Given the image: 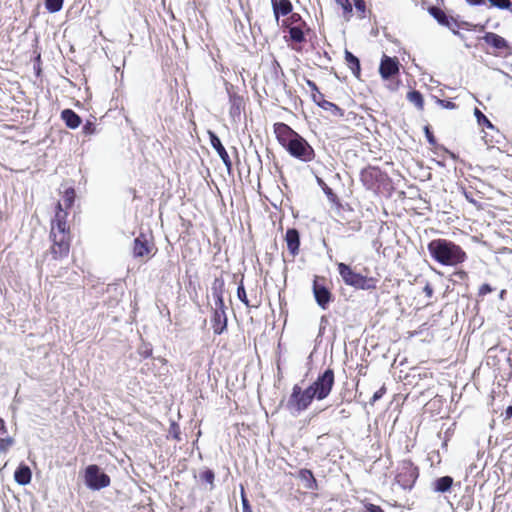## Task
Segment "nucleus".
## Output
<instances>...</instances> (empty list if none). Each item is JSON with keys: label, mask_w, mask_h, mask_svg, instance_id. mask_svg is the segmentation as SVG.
<instances>
[{"label": "nucleus", "mask_w": 512, "mask_h": 512, "mask_svg": "<svg viewBox=\"0 0 512 512\" xmlns=\"http://www.w3.org/2000/svg\"><path fill=\"white\" fill-rule=\"evenodd\" d=\"M274 133L279 144L294 158L311 162L315 158L313 147L299 133L285 123L274 124Z\"/></svg>", "instance_id": "obj_1"}, {"label": "nucleus", "mask_w": 512, "mask_h": 512, "mask_svg": "<svg viewBox=\"0 0 512 512\" xmlns=\"http://www.w3.org/2000/svg\"><path fill=\"white\" fill-rule=\"evenodd\" d=\"M427 249L432 259L444 266H456L467 258L466 252L459 245L443 238L430 241Z\"/></svg>", "instance_id": "obj_2"}, {"label": "nucleus", "mask_w": 512, "mask_h": 512, "mask_svg": "<svg viewBox=\"0 0 512 512\" xmlns=\"http://www.w3.org/2000/svg\"><path fill=\"white\" fill-rule=\"evenodd\" d=\"M337 269L343 282L348 286L361 290H373L376 288L377 280L375 278L357 273L345 263H338Z\"/></svg>", "instance_id": "obj_3"}, {"label": "nucleus", "mask_w": 512, "mask_h": 512, "mask_svg": "<svg viewBox=\"0 0 512 512\" xmlns=\"http://www.w3.org/2000/svg\"><path fill=\"white\" fill-rule=\"evenodd\" d=\"M313 399H315V397L308 387L303 390L298 384H295L286 407L292 414L298 415L310 406Z\"/></svg>", "instance_id": "obj_4"}, {"label": "nucleus", "mask_w": 512, "mask_h": 512, "mask_svg": "<svg viewBox=\"0 0 512 512\" xmlns=\"http://www.w3.org/2000/svg\"><path fill=\"white\" fill-rule=\"evenodd\" d=\"M334 385V371L331 368L326 369L317 379L308 387L312 395L317 400H323L328 397Z\"/></svg>", "instance_id": "obj_5"}, {"label": "nucleus", "mask_w": 512, "mask_h": 512, "mask_svg": "<svg viewBox=\"0 0 512 512\" xmlns=\"http://www.w3.org/2000/svg\"><path fill=\"white\" fill-rule=\"evenodd\" d=\"M84 480L85 485L94 491L108 487L111 482L110 477L95 464L86 467Z\"/></svg>", "instance_id": "obj_6"}, {"label": "nucleus", "mask_w": 512, "mask_h": 512, "mask_svg": "<svg viewBox=\"0 0 512 512\" xmlns=\"http://www.w3.org/2000/svg\"><path fill=\"white\" fill-rule=\"evenodd\" d=\"M419 476L418 468L411 461H403L396 475V482L403 489H412Z\"/></svg>", "instance_id": "obj_7"}, {"label": "nucleus", "mask_w": 512, "mask_h": 512, "mask_svg": "<svg viewBox=\"0 0 512 512\" xmlns=\"http://www.w3.org/2000/svg\"><path fill=\"white\" fill-rule=\"evenodd\" d=\"M57 210L54 219L51 222V236H69V228L66 223L67 212L63 210L62 204H57Z\"/></svg>", "instance_id": "obj_8"}, {"label": "nucleus", "mask_w": 512, "mask_h": 512, "mask_svg": "<svg viewBox=\"0 0 512 512\" xmlns=\"http://www.w3.org/2000/svg\"><path fill=\"white\" fill-rule=\"evenodd\" d=\"M50 239L52 240L50 253L53 259L58 260L67 257L70 250L69 236L54 237L50 235Z\"/></svg>", "instance_id": "obj_9"}, {"label": "nucleus", "mask_w": 512, "mask_h": 512, "mask_svg": "<svg viewBox=\"0 0 512 512\" xmlns=\"http://www.w3.org/2000/svg\"><path fill=\"white\" fill-rule=\"evenodd\" d=\"M383 174L379 168L367 167L360 173V180L363 185L369 189H375L380 181H382Z\"/></svg>", "instance_id": "obj_10"}, {"label": "nucleus", "mask_w": 512, "mask_h": 512, "mask_svg": "<svg viewBox=\"0 0 512 512\" xmlns=\"http://www.w3.org/2000/svg\"><path fill=\"white\" fill-rule=\"evenodd\" d=\"M399 67L400 63L396 57L383 55L379 66V73L383 79L388 80L399 73Z\"/></svg>", "instance_id": "obj_11"}, {"label": "nucleus", "mask_w": 512, "mask_h": 512, "mask_svg": "<svg viewBox=\"0 0 512 512\" xmlns=\"http://www.w3.org/2000/svg\"><path fill=\"white\" fill-rule=\"evenodd\" d=\"M313 294L317 304L325 310L332 300V294L325 285L319 283L318 277L313 281Z\"/></svg>", "instance_id": "obj_12"}, {"label": "nucleus", "mask_w": 512, "mask_h": 512, "mask_svg": "<svg viewBox=\"0 0 512 512\" xmlns=\"http://www.w3.org/2000/svg\"><path fill=\"white\" fill-rule=\"evenodd\" d=\"M211 321L214 334L220 335L227 329V316L224 304L223 306H215Z\"/></svg>", "instance_id": "obj_13"}, {"label": "nucleus", "mask_w": 512, "mask_h": 512, "mask_svg": "<svg viewBox=\"0 0 512 512\" xmlns=\"http://www.w3.org/2000/svg\"><path fill=\"white\" fill-rule=\"evenodd\" d=\"M209 138H210L211 146L216 150L219 157L223 161L225 167L227 168L228 172H230L232 169V162L230 160V157H229L225 147L222 145L221 140L212 131H209Z\"/></svg>", "instance_id": "obj_14"}, {"label": "nucleus", "mask_w": 512, "mask_h": 512, "mask_svg": "<svg viewBox=\"0 0 512 512\" xmlns=\"http://www.w3.org/2000/svg\"><path fill=\"white\" fill-rule=\"evenodd\" d=\"M152 248L153 245L149 243L146 236L140 234L133 242V256L135 258L147 256L151 252Z\"/></svg>", "instance_id": "obj_15"}, {"label": "nucleus", "mask_w": 512, "mask_h": 512, "mask_svg": "<svg viewBox=\"0 0 512 512\" xmlns=\"http://www.w3.org/2000/svg\"><path fill=\"white\" fill-rule=\"evenodd\" d=\"M227 93L229 96V103H230V110L229 114L230 116L235 119L236 117L240 116L241 109L243 107V98L239 95H237L233 91V87H227Z\"/></svg>", "instance_id": "obj_16"}, {"label": "nucleus", "mask_w": 512, "mask_h": 512, "mask_svg": "<svg viewBox=\"0 0 512 512\" xmlns=\"http://www.w3.org/2000/svg\"><path fill=\"white\" fill-rule=\"evenodd\" d=\"M285 240L287 243L288 251L292 256H295L299 252L300 246V235L298 230L292 228L288 229L286 232Z\"/></svg>", "instance_id": "obj_17"}, {"label": "nucleus", "mask_w": 512, "mask_h": 512, "mask_svg": "<svg viewBox=\"0 0 512 512\" xmlns=\"http://www.w3.org/2000/svg\"><path fill=\"white\" fill-rule=\"evenodd\" d=\"M482 39L490 46L497 50H504L508 49L509 45L508 42L500 35L493 33V32H487Z\"/></svg>", "instance_id": "obj_18"}, {"label": "nucleus", "mask_w": 512, "mask_h": 512, "mask_svg": "<svg viewBox=\"0 0 512 512\" xmlns=\"http://www.w3.org/2000/svg\"><path fill=\"white\" fill-rule=\"evenodd\" d=\"M224 280L221 277L215 278L212 286H211V292L215 299V306H223L224 304Z\"/></svg>", "instance_id": "obj_19"}, {"label": "nucleus", "mask_w": 512, "mask_h": 512, "mask_svg": "<svg viewBox=\"0 0 512 512\" xmlns=\"http://www.w3.org/2000/svg\"><path fill=\"white\" fill-rule=\"evenodd\" d=\"M61 118L70 129H76L81 124L80 116L71 109H64Z\"/></svg>", "instance_id": "obj_20"}, {"label": "nucleus", "mask_w": 512, "mask_h": 512, "mask_svg": "<svg viewBox=\"0 0 512 512\" xmlns=\"http://www.w3.org/2000/svg\"><path fill=\"white\" fill-rule=\"evenodd\" d=\"M298 478L303 482V485L306 489H309V490H317L318 489L317 481H316L311 470L301 469L298 472Z\"/></svg>", "instance_id": "obj_21"}, {"label": "nucleus", "mask_w": 512, "mask_h": 512, "mask_svg": "<svg viewBox=\"0 0 512 512\" xmlns=\"http://www.w3.org/2000/svg\"><path fill=\"white\" fill-rule=\"evenodd\" d=\"M32 473L27 465H20L14 473L15 481L20 485H27L30 483Z\"/></svg>", "instance_id": "obj_22"}, {"label": "nucleus", "mask_w": 512, "mask_h": 512, "mask_svg": "<svg viewBox=\"0 0 512 512\" xmlns=\"http://www.w3.org/2000/svg\"><path fill=\"white\" fill-rule=\"evenodd\" d=\"M453 485V478L451 476H443L440 478H437L432 483L433 491L438 493H445L451 489Z\"/></svg>", "instance_id": "obj_23"}, {"label": "nucleus", "mask_w": 512, "mask_h": 512, "mask_svg": "<svg viewBox=\"0 0 512 512\" xmlns=\"http://www.w3.org/2000/svg\"><path fill=\"white\" fill-rule=\"evenodd\" d=\"M273 7V12L276 20L279 19L280 15L286 16L292 11V3L289 0H279Z\"/></svg>", "instance_id": "obj_24"}, {"label": "nucleus", "mask_w": 512, "mask_h": 512, "mask_svg": "<svg viewBox=\"0 0 512 512\" xmlns=\"http://www.w3.org/2000/svg\"><path fill=\"white\" fill-rule=\"evenodd\" d=\"M345 60H346L347 66L351 69L354 76L359 78L360 72H361L359 59L354 54H352L350 51L345 50Z\"/></svg>", "instance_id": "obj_25"}, {"label": "nucleus", "mask_w": 512, "mask_h": 512, "mask_svg": "<svg viewBox=\"0 0 512 512\" xmlns=\"http://www.w3.org/2000/svg\"><path fill=\"white\" fill-rule=\"evenodd\" d=\"M319 107L323 110L329 112L331 115L335 117H343L344 116V110L341 109L338 105L327 101V100H321L319 103Z\"/></svg>", "instance_id": "obj_26"}, {"label": "nucleus", "mask_w": 512, "mask_h": 512, "mask_svg": "<svg viewBox=\"0 0 512 512\" xmlns=\"http://www.w3.org/2000/svg\"><path fill=\"white\" fill-rule=\"evenodd\" d=\"M429 13L437 20V22L443 26L449 25V19L446 13L435 6L429 8Z\"/></svg>", "instance_id": "obj_27"}, {"label": "nucleus", "mask_w": 512, "mask_h": 512, "mask_svg": "<svg viewBox=\"0 0 512 512\" xmlns=\"http://www.w3.org/2000/svg\"><path fill=\"white\" fill-rule=\"evenodd\" d=\"M407 99L409 102H411L413 105H415L418 109L422 110L424 107V99L422 94L417 91L413 90L407 93Z\"/></svg>", "instance_id": "obj_28"}, {"label": "nucleus", "mask_w": 512, "mask_h": 512, "mask_svg": "<svg viewBox=\"0 0 512 512\" xmlns=\"http://www.w3.org/2000/svg\"><path fill=\"white\" fill-rule=\"evenodd\" d=\"M318 185L322 188L323 192L326 194L329 201L333 203L338 202L337 195L333 192V190L323 181L322 178L316 177Z\"/></svg>", "instance_id": "obj_29"}, {"label": "nucleus", "mask_w": 512, "mask_h": 512, "mask_svg": "<svg viewBox=\"0 0 512 512\" xmlns=\"http://www.w3.org/2000/svg\"><path fill=\"white\" fill-rule=\"evenodd\" d=\"M289 36H290V39L293 42H296V43H302V42L305 41L304 32L298 26H294V27H290L289 28Z\"/></svg>", "instance_id": "obj_30"}, {"label": "nucleus", "mask_w": 512, "mask_h": 512, "mask_svg": "<svg viewBox=\"0 0 512 512\" xmlns=\"http://www.w3.org/2000/svg\"><path fill=\"white\" fill-rule=\"evenodd\" d=\"M199 478L201 482H205L211 486V489L214 487V479L215 474L211 469H205L199 474Z\"/></svg>", "instance_id": "obj_31"}, {"label": "nucleus", "mask_w": 512, "mask_h": 512, "mask_svg": "<svg viewBox=\"0 0 512 512\" xmlns=\"http://www.w3.org/2000/svg\"><path fill=\"white\" fill-rule=\"evenodd\" d=\"M64 0H45V7L50 13H56L63 7Z\"/></svg>", "instance_id": "obj_32"}, {"label": "nucleus", "mask_w": 512, "mask_h": 512, "mask_svg": "<svg viewBox=\"0 0 512 512\" xmlns=\"http://www.w3.org/2000/svg\"><path fill=\"white\" fill-rule=\"evenodd\" d=\"M237 297L238 299L245 304L246 307H257V305H250L249 300L247 298L246 290L244 288L243 282L241 281L237 288Z\"/></svg>", "instance_id": "obj_33"}, {"label": "nucleus", "mask_w": 512, "mask_h": 512, "mask_svg": "<svg viewBox=\"0 0 512 512\" xmlns=\"http://www.w3.org/2000/svg\"><path fill=\"white\" fill-rule=\"evenodd\" d=\"M75 200V190L73 188H67L63 195V202L66 208H70Z\"/></svg>", "instance_id": "obj_34"}, {"label": "nucleus", "mask_w": 512, "mask_h": 512, "mask_svg": "<svg viewBox=\"0 0 512 512\" xmlns=\"http://www.w3.org/2000/svg\"><path fill=\"white\" fill-rule=\"evenodd\" d=\"M474 114H475V117L477 118V122L479 125H484L491 129L494 128V126L490 122V120L478 108H475Z\"/></svg>", "instance_id": "obj_35"}, {"label": "nucleus", "mask_w": 512, "mask_h": 512, "mask_svg": "<svg viewBox=\"0 0 512 512\" xmlns=\"http://www.w3.org/2000/svg\"><path fill=\"white\" fill-rule=\"evenodd\" d=\"M336 4L343 9V16L349 17L352 13V5L349 0H335Z\"/></svg>", "instance_id": "obj_36"}, {"label": "nucleus", "mask_w": 512, "mask_h": 512, "mask_svg": "<svg viewBox=\"0 0 512 512\" xmlns=\"http://www.w3.org/2000/svg\"><path fill=\"white\" fill-rule=\"evenodd\" d=\"M491 6L497 7L499 9H510L511 1L510 0H488Z\"/></svg>", "instance_id": "obj_37"}, {"label": "nucleus", "mask_w": 512, "mask_h": 512, "mask_svg": "<svg viewBox=\"0 0 512 512\" xmlns=\"http://www.w3.org/2000/svg\"><path fill=\"white\" fill-rule=\"evenodd\" d=\"M241 503H242V512H252L251 506L249 504L248 499L245 496L244 489H241Z\"/></svg>", "instance_id": "obj_38"}, {"label": "nucleus", "mask_w": 512, "mask_h": 512, "mask_svg": "<svg viewBox=\"0 0 512 512\" xmlns=\"http://www.w3.org/2000/svg\"><path fill=\"white\" fill-rule=\"evenodd\" d=\"M282 72L280 64L274 60L271 64V73L275 80H278L279 74Z\"/></svg>", "instance_id": "obj_39"}, {"label": "nucleus", "mask_w": 512, "mask_h": 512, "mask_svg": "<svg viewBox=\"0 0 512 512\" xmlns=\"http://www.w3.org/2000/svg\"><path fill=\"white\" fill-rule=\"evenodd\" d=\"M169 433L177 440H180V428L176 423H172Z\"/></svg>", "instance_id": "obj_40"}, {"label": "nucleus", "mask_w": 512, "mask_h": 512, "mask_svg": "<svg viewBox=\"0 0 512 512\" xmlns=\"http://www.w3.org/2000/svg\"><path fill=\"white\" fill-rule=\"evenodd\" d=\"M424 131H425V136H426L427 141H428L431 145L436 144V139H435V137H434L433 133L430 131V129H429V127H428V126H425Z\"/></svg>", "instance_id": "obj_41"}, {"label": "nucleus", "mask_w": 512, "mask_h": 512, "mask_svg": "<svg viewBox=\"0 0 512 512\" xmlns=\"http://www.w3.org/2000/svg\"><path fill=\"white\" fill-rule=\"evenodd\" d=\"M492 291H493V288L489 284L484 283L479 288V295L485 296Z\"/></svg>", "instance_id": "obj_42"}, {"label": "nucleus", "mask_w": 512, "mask_h": 512, "mask_svg": "<svg viewBox=\"0 0 512 512\" xmlns=\"http://www.w3.org/2000/svg\"><path fill=\"white\" fill-rule=\"evenodd\" d=\"M438 103L445 109H455L456 108V104L452 101H448V100H441L439 99L438 100Z\"/></svg>", "instance_id": "obj_43"}, {"label": "nucleus", "mask_w": 512, "mask_h": 512, "mask_svg": "<svg viewBox=\"0 0 512 512\" xmlns=\"http://www.w3.org/2000/svg\"><path fill=\"white\" fill-rule=\"evenodd\" d=\"M365 509L367 512H384L380 506L371 503L365 504Z\"/></svg>", "instance_id": "obj_44"}, {"label": "nucleus", "mask_w": 512, "mask_h": 512, "mask_svg": "<svg viewBox=\"0 0 512 512\" xmlns=\"http://www.w3.org/2000/svg\"><path fill=\"white\" fill-rule=\"evenodd\" d=\"M384 393H385V388L384 387L380 388L378 391H376L373 394L371 402L374 403V402L378 401L379 399H381L382 396L384 395Z\"/></svg>", "instance_id": "obj_45"}, {"label": "nucleus", "mask_w": 512, "mask_h": 512, "mask_svg": "<svg viewBox=\"0 0 512 512\" xmlns=\"http://www.w3.org/2000/svg\"><path fill=\"white\" fill-rule=\"evenodd\" d=\"M355 8L360 12H365L366 4L364 0H354Z\"/></svg>", "instance_id": "obj_46"}, {"label": "nucleus", "mask_w": 512, "mask_h": 512, "mask_svg": "<svg viewBox=\"0 0 512 512\" xmlns=\"http://www.w3.org/2000/svg\"><path fill=\"white\" fill-rule=\"evenodd\" d=\"M139 353L144 358H148V357H150L152 355V348H150L148 346H144L143 348H141L139 350Z\"/></svg>", "instance_id": "obj_47"}, {"label": "nucleus", "mask_w": 512, "mask_h": 512, "mask_svg": "<svg viewBox=\"0 0 512 512\" xmlns=\"http://www.w3.org/2000/svg\"><path fill=\"white\" fill-rule=\"evenodd\" d=\"M312 99L313 101L319 106V103L321 100H325L324 99V95L320 92V91H317L316 93H312Z\"/></svg>", "instance_id": "obj_48"}, {"label": "nucleus", "mask_w": 512, "mask_h": 512, "mask_svg": "<svg viewBox=\"0 0 512 512\" xmlns=\"http://www.w3.org/2000/svg\"><path fill=\"white\" fill-rule=\"evenodd\" d=\"M94 125L91 123V122H87L84 126H83V132L85 134H91L94 132Z\"/></svg>", "instance_id": "obj_49"}, {"label": "nucleus", "mask_w": 512, "mask_h": 512, "mask_svg": "<svg viewBox=\"0 0 512 512\" xmlns=\"http://www.w3.org/2000/svg\"><path fill=\"white\" fill-rule=\"evenodd\" d=\"M501 416H503V421L512 418V405L508 406L505 412L501 414Z\"/></svg>", "instance_id": "obj_50"}, {"label": "nucleus", "mask_w": 512, "mask_h": 512, "mask_svg": "<svg viewBox=\"0 0 512 512\" xmlns=\"http://www.w3.org/2000/svg\"><path fill=\"white\" fill-rule=\"evenodd\" d=\"M306 83L313 93H316L317 91H319L316 83L313 82L312 80H307Z\"/></svg>", "instance_id": "obj_51"}, {"label": "nucleus", "mask_w": 512, "mask_h": 512, "mask_svg": "<svg viewBox=\"0 0 512 512\" xmlns=\"http://www.w3.org/2000/svg\"><path fill=\"white\" fill-rule=\"evenodd\" d=\"M7 434V428L5 422L2 418H0V436Z\"/></svg>", "instance_id": "obj_52"}, {"label": "nucleus", "mask_w": 512, "mask_h": 512, "mask_svg": "<svg viewBox=\"0 0 512 512\" xmlns=\"http://www.w3.org/2000/svg\"><path fill=\"white\" fill-rule=\"evenodd\" d=\"M424 293L426 294L427 297H432L433 295V288L431 287L430 284H427L424 289H423Z\"/></svg>", "instance_id": "obj_53"}, {"label": "nucleus", "mask_w": 512, "mask_h": 512, "mask_svg": "<svg viewBox=\"0 0 512 512\" xmlns=\"http://www.w3.org/2000/svg\"><path fill=\"white\" fill-rule=\"evenodd\" d=\"M469 5H484L485 0H466Z\"/></svg>", "instance_id": "obj_54"}, {"label": "nucleus", "mask_w": 512, "mask_h": 512, "mask_svg": "<svg viewBox=\"0 0 512 512\" xmlns=\"http://www.w3.org/2000/svg\"><path fill=\"white\" fill-rule=\"evenodd\" d=\"M291 18H292L293 20H297V19H299V18H300V15H299V14H293V15L291 16Z\"/></svg>", "instance_id": "obj_55"}, {"label": "nucleus", "mask_w": 512, "mask_h": 512, "mask_svg": "<svg viewBox=\"0 0 512 512\" xmlns=\"http://www.w3.org/2000/svg\"><path fill=\"white\" fill-rule=\"evenodd\" d=\"M279 0H271L272 6H274Z\"/></svg>", "instance_id": "obj_56"}, {"label": "nucleus", "mask_w": 512, "mask_h": 512, "mask_svg": "<svg viewBox=\"0 0 512 512\" xmlns=\"http://www.w3.org/2000/svg\"><path fill=\"white\" fill-rule=\"evenodd\" d=\"M466 199H470V202H473V199H471V196L466 195Z\"/></svg>", "instance_id": "obj_57"}, {"label": "nucleus", "mask_w": 512, "mask_h": 512, "mask_svg": "<svg viewBox=\"0 0 512 512\" xmlns=\"http://www.w3.org/2000/svg\"><path fill=\"white\" fill-rule=\"evenodd\" d=\"M466 199H470V202H473V199H471V196L466 195Z\"/></svg>", "instance_id": "obj_58"}, {"label": "nucleus", "mask_w": 512, "mask_h": 512, "mask_svg": "<svg viewBox=\"0 0 512 512\" xmlns=\"http://www.w3.org/2000/svg\"><path fill=\"white\" fill-rule=\"evenodd\" d=\"M466 199H470V202H473V199H471V196L466 195Z\"/></svg>", "instance_id": "obj_59"}]
</instances>
